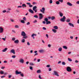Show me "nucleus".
Segmentation results:
<instances>
[{
    "instance_id": "nucleus-1",
    "label": "nucleus",
    "mask_w": 79,
    "mask_h": 79,
    "mask_svg": "<svg viewBox=\"0 0 79 79\" xmlns=\"http://www.w3.org/2000/svg\"><path fill=\"white\" fill-rule=\"evenodd\" d=\"M21 35L22 36H23V39H26L27 38V36H26V33L24 32V31H22L21 32Z\"/></svg>"
},
{
    "instance_id": "nucleus-2",
    "label": "nucleus",
    "mask_w": 79,
    "mask_h": 79,
    "mask_svg": "<svg viewBox=\"0 0 79 79\" xmlns=\"http://www.w3.org/2000/svg\"><path fill=\"white\" fill-rule=\"evenodd\" d=\"M44 21H45L46 24H51V22L50 21H48V19L47 18H45Z\"/></svg>"
},
{
    "instance_id": "nucleus-3",
    "label": "nucleus",
    "mask_w": 79,
    "mask_h": 79,
    "mask_svg": "<svg viewBox=\"0 0 79 79\" xmlns=\"http://www.w3.org/2000/svg\"><path fill=\"white\" fill-rule=\"evenodd\" d=\"M53 75H55L56 76L59 77V75L58 74V72L56 71H53Z\"/></svg>"
},
{
    "instance_id": "nucleus-4",
    "label": "nucleus",
    "mask_w": 79,
    "mask_h": 79,
    "mask_svg": "<svg viewBox=\"0 0 79 79\" xmlns=\"http://www.w3.org/2000/svg\"><path fill=\"white\" fill-rule=\"evenodd\" d=\"M36 9L37 6H33V10L35 11V13H37V10Z\"/></svg>"
},
{
    "instance_id": "nucleus-5",
    "label": "nucleus",
    "mask_w": 79,
    "mask_h": 79,
    "mask_svg": "<svg viewBox=\"0 0 79 79\" xmlns=\"http://www.w3.org/2000/svg\"><path fill=\"white\" fill-rule=\"evenodd\" d=\"M65 19H66V17H65V16H63V18L60 19V21L61 22H64Z\"/></svg>"
},
{
    "instance_id": "nucleus-6",
    "label": "nucleus",
    "mask_w": 79,
    "mask_h": 79,
    "mask_svg": "<svg viewBox=\"0 0 79 79\" xmlns=\"http://www.w3.org/2000/svg\"><path fill=\"white\" fill-rule=\"evenodd\" d=\"M67 71L68 72H71L72 71V69L69 67H67Z\"/></svg>"
},
{
    "instance_id": "nucleus-7",
    "label": "nucleus",
    "mask_w": 79,
    "mask_h": 79,
    "mask_svg": "<svg viewBox=\"0 0 79 79\" xmlns=\"http://www.w3.org/2000/svg\"><path fill=\"white\" fill-rule=\"evenodd\" d=\"M42 10L40 9V11L41 12H42V13H44V12H45V8L43 7L42 8Z\"/></svg>"
},
{
    "instance_id": "nucleus-8",
    "label": "nucleus",
    "mask_w": 79,
    "mask_h": 79,
    "mask_svg": "<svg viewBox=\"0 0 79 79\" xmlns=\"http://www.w3.org/2000/svg\"><path fill=\"white\" fill-rule=\"evenodd\" d=\"M39 15L40 16L39 17V19H42L43 18V15H42V14L41 13H40L39 14Z\"/></svg>"
},
{
    "instance_id": "nucleus-9",
    "label": "nucleus",
    "mask_w": 79,
    "mask_h": 79,
    "mask_svg": "<svg viewBox=\"0 0 79 79\" xmlns=\"http://www.w3.org/2000/svg\"><path fill=\"white\" fill-rule=\"evenodd\" d=\"M19 62L23 64L24 63V60L23 59H19Z\"/></svg>"
},
{
    "instance_id": "nucleus-10",
    "label": "nucleus",
    "mask_w": 79,
    "mask_h": 79,
    "mask_svg": "<svg viewBox=\"0 0 79 79\" xmlns=\"http://www.w3.org/2000/svg\"><path fill=\"white\" fill-rule=\"evenodd\" d=\"M15 73L16 74H21V72H18V70H16L15 71Z\"/></svg>"
},
{
    "instance_id": "nucleus-11",
    "label": "nucleus",
    "mask_w": 79,
    "mask_h": 79,
    "mask_svg": "<svg viewBox=\"0 0 79 79\" xmlns=\"http://www.w3.org/2000/svg\"><path fill=\"white\" fill-rule=\"evenodd\" d=\"M3 32V28L2 27H0V33H2Z\"/></svg>"
},
{
    "instance_id": "nucleus-12",
    "label": "nucleus",
    "mask_w": 79,
    "mask_h": 79,
    "mask_svg": "<svg viewBox=\"0 0 79 79\" xmlns=\"http://www.w3.org/2000/svg\"><path fill=\"white\" fill-rule=\"evenodd\" d=\"M10 53H12L14 55L15 54V51L14 49H11L10 51Z\"/></svg>"
},
{
    "instance_id": "nucleus-13",
    "label": "nucleus",
    "mask_w": 79,
    "mask_h": 79,
    "mask_svg": "<svg viewBox=\"0 0 79 79\" xmlns=\"http://www.w3.org/2000/svg\"><path fill=\"white\" fill-rule=\"evenodd\" d=\"M27 4L29 5V7H30V8H31L33 6L32 5H31V3L29 2H27Z\"/></svg>"
},
{
    "instance_id": "nucleus-14",
    "label": "nucleus",
    "mask_w": 79,
    "mask_h": 79,
    "mask_svg": "<svg viewBox=\"0 0 79 79\" xmlns=\"http://www.w3.org/2000/svg\"><path fill=\"white\" fill-rule=\"evenodd\" d=\"M28 11L30 13H32V14H34V11L31 9H29Z\"/></svg>"
},
{
    "instance_id": "nucleus-15",
    "label": "nucleus",
    "mask_w": 79,
    "mask_h": 79,
    "mask_svg": "<svg viewBox=\"0 0 79 79\" xmlns=\"http://www.w3.org/2000/svg\"><path fill=\"white\" fill-rule=\"evenodd\" d=\"M59 15L60 17H62L63 16V14L60 12H59Z\"/></svg>"
},
{
    "instance_id": "nucleus-16",
    "label": "nucleus",
    "mask_w": 79,
    "mask_h": 79,
    "mask_svg": "<svg viewBox=\"0 0 79 79\" xmlns=\"http://www.w3.org/2000/svg\"><path fill=\"white\" fill-rule=\"evenodd\" d=\"M69 26H70L71 27H74V24H72V23H69Z\"/></svg>"
},
{
    "instance_id": "nucleus-17",
    "label": "nucleus",
    "mask_w": 79,
    "mask_h": 79,
    "mask_svg": "<svg viewBox=\"0 0 79 79\" xmlns=\"http://www.w3.org/2000/svg\"><path fill=\"white\" fill-rule=\"evenodd\" d=\"M36 73L37 74H40V73H42V72L40 70H37Z\"/></svg>"
},
{
    "instance_id": "nucleus-18",
    "label": "nucleus",
    "mask_w": 79,
    "mask_h": 79,
    "mask_svg": "<svg viewBox=\"0 0 79 79\" xmlns=\"http://www.w3.org/2000/svg\"><path fill=\"white\" fill-rule=\"evenodd\" d=\"M8 50V48H5L4 49L2 50V52H6V50Z\"/></svg>"
},
{
    "instance_id": "nucleus-19",
    "label": "nucleus",
    "mask_w": 79,
    "mask_h": 79,
    "mask_svg": "<svg viewBox=\"0 0 79 79\" xmlns=\"http://www.w3.org/2000/svg\"><path fill=\"white\" fill-rule=\"evenodd\" d=\"M14 43H15V44H18V43H19V40H15L14 41Z\"/></svg>"
},
{
    "instance_id": "nucleus-20",
    "label": "nucleus",
    "mask_w": 79,
    "mask_h": 79,
    "mask_svg": "<svg viewBox=\"0 0 79 79\" xmlns=\"http://www.w3.org/2000/svg\"><path fill=\"white\" fill-rule=\"evenodd\" d=\"M67 5L69 6H73V4L69 2H68L67 3Z\"/></svg>"
},
{
    "instance_id": "nucleus-21",
    "label": "nucleus",
    "mask_w": 79,
    "mask_h": 79,
    "mask_svg": "<svg viewBox=\"0 0 79 79\" xmlns=\"http://www.w3.org/2000/svg\"><path fill=\"white\" fill-rule=\"evenodd\" d=\"M51 19L52 21H53V20H55V16H52L51 17Z\"/></svg>"
},
{
    "instance_id": "nucleus-22",
    "label": "nucleus",
    "mask_w": 79,
    "mask_h": 79,
    "mask_svg": "<svg viewBox=\"0 0 79 79\" xmlns=\"http://www.w3.org/2000/svg\"><path fill=\"white\" fill-rule=\"evenodd\" d=\"M22 6L23 8H24V7L25 8H26V5L25 4H22Z\"/></svg>"
},
{
    "instance_id": "nucleus-23",
    "label": "nucleus",
    "mask_w": 79,
    "mask_h": 79,
    "mask_svg": "<svg viewBox=\"0 0 79 79\" xmlns=\"http://www.w3.org/2000/svg\"><path fill=\"white\" fill-rule=\"evenodd\" d=\"M39 52L40 53H43V52H44V49L40 50Z\"/></svg>"
},
{
    "instance_id": "nucleus-24",
    "label": "nucleus",
    "mask_w": 79,
    "mask_h": 79,
    "mask_svg": "<svg viewBox=\"0 0 79 79\" xmlns=\"http://www.w3.org/2000/svg\"><path fill=\"white\" fill-rule=\"evenodd\" d=\"M0 74H4V71L2 70L0 71Z\"/></svg>"
},
{
    "instance_id": "nucleus-25",
    "label": "nucleus",
    "mask_w": 79,
    "mask_h": 79,
    "mask_svg": "<svg viewBox=\"0 0 79 79\" xmlns=\"http://www.w3.org/2000/svg\"><path fill=\"white\" fill-rule=\"evenodd\" d=\"M58 50L59 51V52H61V51H62V48L61 47L60 48L58 49Z\"/></svg>"
},
{
    "instance_id": "nucleus-26",
    "label": "nucleus",
    "mask_w": 79,
    "mask_h": 79,
    "mask_svg": "<svg viewBox=\"0 0 79 79\" xmlns=\"http://www.w3.org/2000/svg\"><path fill=\"white\" fill-rule=\"evenodd\" d=\"M63 48H64V49H66V50H67V49H68V47L66 46H63Z\"/></svg>"
},
{
    "instance_id": "nucleus-27",
    "label": "nucleus",
    "mask_w": 79,
    "mask_h": 79,
    "mask_svg": "<svg viewBox=\"0 0 79 79\" xmlns=\"http://www.w3.org/2000/svg\"><path fill=\"white\" fill-rule=\"evenodd\" d=\"M53 27L55 29H58V27L57 26H54Z\"/></svg>"
},
{
    "instance_id": "nucleus-28",
    "label": "nucleus",
    "mask_w": 79,
    "mask_h": 79,
    "mask_svg": "<svg viewBox=\"0 0 79 79\" xmlns=\"http://www.w3.org/2000/svg\"><path fill=\"white\" fill-rule=\"evenodd\" d=\"M52 31H53V32H54V33H56V29H53L52 30Z\"/></svg>"
},
{
    "instance_id": "nucleus-29",
    "label": "nucleus",
    "mask_w": 79,
    "mask_h": 79,
    "mask_svg": "<svg viewBox=\"0 0 79 79\" xmlns=\"http://www.w3.org/2000/svg\"><path fill=\"white\" fill-rule=\"evenodd\" d=\"M21 42L22 43H24V42H25V40L23 38V39L22 40Z\"/></svg>"
},
{
    "instance_id": "nucleus-30",
    "label": "nucleus",
    "mask_w": 79,
    "mask_h": 79,
    "mask_svg": "<svg viewBox=\"0 0 79 79\" xmlns=\"http://www.w3.org/2000/svg\"><path fill=\"white\" fill-rule=\"evenodd\" d=\"M23 21H27V19H26V18L25 17L23 18Z\"/></svg>"
},
{
    "instance_id": "nucleus-31",
    "label": "nucleus",
    "mask_w": 79,
    "mask_h": 79,
    "mask_svg": "<svg viewBox=\"0 0 79 79\" xmlns=\"http://www.w3.org/2000/svg\"><path fill=\"white\" fill-rule=\"evenodd\" d=\"M56 3L57 5H59L60 4V2L59 1H56Z\"/></svg>"
},
{
    "instance_id": "nucleus-32",
    "label": "nucleus",
    "mask_w": 79,
    "mask_h": 79,
    "mask_svg": "<svg viewBox=\"0 0 79 79\" xmlns=\"http://www.w3.org/2000/svg\"><path fill=\"white\" fill-rule=\"evenodd\" d=\"M21 23H23V24H24V23H25V21H24V20H21Z\"/></svg>"
},
{
    "instance_id": "nucleus-33",
    "label": "nucleus",
    "mask_w": 79,
    "mask_h": 79,
    "mask_svg": "<svg viewBox=\"0 0 79 79\" xmlns=\"http://www.w3.org/2000/svg\"><path fill=\"white\" fill-rule=\"evenodd\" d=\"M37 36V34H33L31 35V37H33V36Z\"/></svg>"
},
{
    "instance_id": "nucleus-34",
    "label": "nucleus",
    "mask_w": 79,
    "mask_h": 79,
    "mask_svg": "<svg viewBox=\"0 0 79 79\" xmlns=\"http://www.w3.org/2000/svg\"><path fill=\"white\" fill-rule=\"evenodd\" d=\"M66 22H67V23H69V22H70V19H67V20H66Z\"/></svg>"
},
{
    "instance_id": "nucleus-35",
    "label": "nucleus",
    "mask_w": 79,
    "mask_h": 79,
    "mask_svg": "<svg viewBox=\"0 0 79 79\" xmlns=\"http://www.w3.org/2000/svg\"><path fill=\"white\" fill-rule=\"evenodd\" d=\"M29 68H30V69H31L32 71V70H33V68H32V67L30 66L29 67Z\"/></svg>"
},
{
    "instance_id": "nucleus-36",
    "label": "nucleus",
    "mask_w": 79,
    "mask_h": 79,
    "mask_svg": "<svg viewBox=\"0 0 79 79\" xmlns=\"http://www.w3.org/2000/svg\"><path fill=\"white\" fill-rule=\"evenodd\" d=\"M62 65H66V63L64 62H62Z\"/></svg>"
},
{
    "instance_id": "nucleus-37",
    "label": "nucleus",
    "mask_w": 79,
    "mask_h": 79,
    "mask_svg": "<svg viewBox=\"0 0 79 79\" xmlns=\"http://www.w3.org/2000/svg\"><path fill=\"white\" fill-rule=\"evenodd\" d=\"M52 3H53V1H52V0H50L49 1V3H50V4H52Z\"/></svg>"
},
{
    "instance_id": "nucleus-38",
    "label": "nucleus",
    "mask_w": 79,
    "mask_h": 79,
    "mask_svg": "<svg viewBox=\"0 0 79 79\" xmlns=\"http://www.w3.org/2000/svg\"><path fill=\"white\" fill-rule=\"evenodd\" d=\"M15 28H19V26L18 25H16L15 26Z\"/></svg>"
},
{
    "instance_id": "nucleus-39",
    "label": "nucleus",
    "mask_w": 79,
    "mask_h": 79,
    "mask_svg": "<svg viewBox=\"0 0 79 79\" xmlns=\"http://www.w3.org/2000/svg\"><path fill=\"white\" fill-rule=\"evenodd\" d=\"M68 60L69 61H72V60H71V58H68Z\"/></svg>"
},
{
    "instance_id": "nucleus-40",
    "label": "nucleus",
    "mask_w": 79,
    "mask_h": 79,
    "mask_svg": "<svg viewBox=\"0 0 79 79\" xmlns=\"http://www.w3.org/2000/svg\"><path fill=\"white\" fill-rule=\"evenodd\" d=\"M34 18H38V16L37 15L34 16Z\"/></svg>"
},
{
    "instance_id": "nucleus-41",
    "label": "nucleus",
    "mask_w": 79,
    "mask_h": 79,
    "mask_svg": "<svg viewBox=\"0 0 79 79\" xmlns=\"http://www.w3.org/2000/svg\"><path fill=\"white\" fill-rule=\"evenodd\" d=\"M58 1H59L61 3H63V0H58Z\"/></svg>"
},
{
    "instance_id": "nucleus-42",
    "label": "nucleus",
    "mask_w": 79,
    "mask_h": 79,
    "mask_svg": "<svg viewBox=\"0 0 79 79\" xmlns=\"http://www.w3.org/2000/svg\"><path fill=\"white\" fill-rule=\"evenodd\" d=\"M34 23H37V21L36 20H35L33 22Z\"/></svg>"
},
{
    "instance_id": "nucleus-43",
    "label": "nucleus",
    "mask_w": 79,
    "mask_h": 79,
    "mask_svg": "<svg viewBox=\"0 0 79 79\" xmlns=\"http://www.w3.org/2000/svg\"><path fill=\"white\" fill-rule=\"evenodd\" d=\"M20 75L21 76V77H24V75L23 74L21 73Z\"/></svg>"
},
{
    "instance_id": "nucleus-44",
    "label": "nucleus",
    "mask_w": 79,
    "mask_h": 79,
    "mask_svg": "<svg viewBox=\"0 0 79 79\" xmlns=\"http://www.w3.org/2000/svg\"><path fill=\"white\" fill-rule=\"evenodd\" d=\"M15 38H12V40H13V41H14L15 40Z\"/></svg>"
},
{
    "instance_id": "nucleus-45",
    "label": "nucleus",
    "mask_w": 79,
    "mask_h": 79,
    "mask_svg": "<svg viewBox=\"0 0 79 79\" xmlns=\"http://www.w3.org/2000/svg\"><path fill=\"white\" fill-rule=\"evenodd\" d=\"M11 75H9V76H8V78L9 79L11 78Z\"/></svg>"
},
{
    "instance_id": "nucleus-46",
    "label": "nucleus",
    "mask_w": 79,
    "mask_h": 79,
    "mask_svg": "<svg viewBox=\"0 0 79 79\" xmlns=\"http://www.w3.org/2000/svg\"><path fill=\"white\" fill-rule=\"evenodd\" d=\"M27 45L28 46L30 45V43L29 42H27Z\"/></svg>"
},
{
    "instance_id": "nucleus-47",
    "label": "nucleus",
    "mask_w": 79,
    "mask_h": 79,
    "mask_svg": "<svg viewBox=\"0 0 79 79\" xmlns=\"http://www.w3.org/2000/svg\"><path fill=\"white\" fill-rule=\"evenodd\" d=\"M16 57L15 55H14L12 56V58H15Z\"/></svg>"
},
{
    "instance_id": "nucleus-48",
    "label": "nucleus",
    "mask_w": 79,
    "mask_h": 79,
    "mask_svg": "<svg viewBox=\"0 0 79 79\" xmlns=\"http://www.w3.org/2000/svg\"><path fill=\"white\" fill-rule=\"evenodd\" d=\"M22 8V6H18L17 8Z\"/></svg>"
},
{
    "instance_id": "nucleus-49",
    "label": "nucleus",
    "mask_w": 79,
    "mask_h": 79,
    "mask_svg": "<svg viewBox=\"0 0 79 79\" xmlns=\"http://www.w3.org/2000/svg\"><path fill=\"white\" fill-rule=\"evenodd\" d=\"M29 24H30V22H28L27 23V25H29Z\"/></svg>"
},
{
    "instance_id": "nucleus-50",
    "label": "nucleus",
    "mask_w": 79,
    "mask_h": 79,
    "mask_svg": "<svg viewBox=\"0 0 79 79\" xmlns=\"http://www.w3.org/2000/svg\"><path fill=\"white\" fill-rule=\"evenodd\" d=\"M39 79H42V78H41V76H40V75H39Z\"/></svg>"
},
{
    "instance_id": "nucleus-51",
    "label": "nucleus",
    "mask_w": 79,
    "mask_h": 79,
    "mask_svg": "<svg viewBox=\"0 0 79 79\" xmlns=\"http://www.w3.org/2000/svg\"><path fill=\"white\" fill-rule=\"evenodd\" d=\"M75 62L76 63H79V61H78L77 60H75Z\"/></svg>"
},
{
    "instance_id": "nucleus-52",
    "label": "nucleus",
    "mask_w": 79,
    "mask_h": 79,
    "mask_svg": "<svg viewBox=\"0 0 79 79\" xmlns=\"http://www.w3.org/2000/svg\"><path fill=\"white\" fill-rule=\"evenodd\" d=\"M48 47H49V48H50L51 47V45L48 44Z\"/></svg>"
},
{
    "instance_id": "nucleus-53",
    "label": "nucleus",
    "mask_w": 79,
    "mask_h": 79,
    "mask_svg": "<svg viewBox=\"0 0 79 79\" xmlns=\"http://www.w3.org/2000/svg\"><path fill=\"white\" fill-rule=\"evenodd\" d=\"M46 67H47V68H49V67H50V65H48L46 66Z\"/></svg>"
},
{
    "instance_id": "nucleus-54",
    "label": "nucleus",
    "mask_w": 79,
    "mask_h": 79,
    "mask_svg": "<svg viewBox=\"0 0 79 79\" xmlns=\"http://www.w3.org/2000/svg\"><path fill=\"white\" fill-rule=\"evenodd\" d=\"M16 12H17V13H19V10H16Z\"/></svg>"
},
{
    "instance_id": "nucleus-55",
    "label": "nucleus",
    "mask_w": 79,
    "mask_h": 79,
    "mask_svg": "<svg viewBox=\"0 0 79 79\" xmlns=\"http://www.w3.org/2000/svg\"><path fill=\"white\" fill-rule=\"evenodd\" d=\"M30 64V65H31L32 66H33L34 65V64L32 63H31Z\"/></svg>"
},
{
    "instance_id": "nucleus-56",
    "label": "nucleus",
    "mask_w": 79,
    "mask_h": 79,
    "mask_svg": "<svg viewBox=\"0 0 79 79\" xmlns=\"http://www.w3.org/2000/svg\"><path fill=\"white\" fill-rule=\"evenodd\" d=\"M6 10H4L2 11V12L4 13H6Z\"/></svg>"
},
{
    "instance_id": "nucleus-57",
    "label": "nucleus",
    "mask_w": 79,
    "mask_h": 79,
    "mask_svg": "<svg viewBox=\"0 0 79 79\" xmlns=\"http://www.w3.org/2000/svg\"><path fill=\"white\" fill-rule=\"evenodd\" d=\"M7 61H6V60H5L3 61V63H7Z\"/></svg>"
},
{
    "instance_id": "nucleus-58",
    "label": "nucleus",
    "mask_w": 79,
    "mask_h": 79,
    "mask_svg": "<svg viewBox=\"0 0 79 79\" xmlns=\"http://www.w3.org/2000/svg\"><path fill=\"white\" fill-rule=\"evenodd\" d=\"M43 30H46L47 29L45 27H43Z\"/></svg>"
},
{
    "instance_id": "nucleus-59",
    "label": "nucleus",
    "mask_w": 79,
    "mask_h": 79,
    "mask_svg": "<svg viewBox=\"0 0 79 79\" xmlns=\"http://www.w3.org/2000/svg\"><path fill=\"white\" fill-rule=\"evenodd\" d=\"M37 61H38V62H40V59H38Z\"/></svg>"
},
{
    "instance_id": "nucleus-60",
    "label": "nucleus",
    "mask_w": 79,
    "mask_h": 79,
    "mask_svg": "<svg viewBox=\"0 0 79 79\" xmlns=\"http://www.w3.org/2000/svg\"><path fill=\"white\" fill-rule=\"evenodd\" d=\"M48 70L49 71H52V69L50 68Z\"/></svg>"
},
{
    "instance_id": "nucleus-61",
    "label": "nucleus",
    "mask_w": 79,
    "mask_h": 79,
    "mask_svg": "<svg viewBox=\"0 0 79 79\" xmlns=\"http://www.w3.org/2000/svg\"><path fill=\"white\" fill-rule=\"evenodd\" d=\"M5 77V76H1V78H4Z\"/></svg>"
},
{
    "instance_id": "nucleus-62",
    "label": "nucleus",
    "mask_w": 79,
    "mask_h": 79,
    "mask_svg": "<svg viewBox=\"0 0 79 79\" xmlns=\"http://www.w3.org/2000/svg\"><path fill=\"white\" fill-rule=\"evenodd\" d=\"M38 55V54L37 53H35V54L34 55V56H36Z\"/></svg>"
},
{
    "instance_id": "nucleus-63",
    "label": "nucleus",
    "mask_w": 79,
    "mask_h": 79,
    "mask_svg": "<svg viewBox=\"0 0 79 79\" xmlns=\"http://www.w3.org/2000/svg\"><path fill=\"white\" fill-rule=\"evenodd\" d=\"M46 36L47 37V38H48V34H46Z\"/></svg>"
},
{
    "instance_id": "nucleus-64",
    "label": "nucleus",
    "mask_w": 79,
    "mask_h": 79,
    "mask_svg": "<svg viewBox=\"0 0 79 79\" xmlns=\"http://www.w3.org/2000/svg\"><path fill=\"white\" fill-rule=\"evenodd\" d=\"M77 4H78L79 5V1H78L76 2Z\"/></svg>"
}]
</instances>
